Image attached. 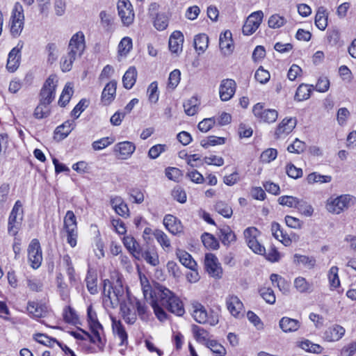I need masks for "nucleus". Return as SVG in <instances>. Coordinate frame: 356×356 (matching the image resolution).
<instances>
[{
  "mask_svg": "<svg viewBox=\"0 0 356 356\" xmlns=\"http://www.w3.org/2000/svg\"><path fill=\"white\" fill-rule=\"evenodd\" d=\"M168 25V19L167 16L163 13L156 14L154 19V26L159 31L165 30Z\"/></svg>",
  "mask_w": 356,
  "mask_h": 356,
  "instance_id": "e2e57ef3",
  "label": "nucleus"
},
{
  "mask_svg": "<svg viewBox=\"0 0 356 356\" xmlns=\"http://www.w3.org/2000/svg\"><path fill=\"white\" fill-rule=\"evenodd\" d=\"M49 104H42L40 102L38 106L35 108L34 111V116L37 119H42L49 116L50 111L48 107Z\"/></svg>",
  "mask_w": 356,
  "mask_h": 356,
  "instance_id": "338daca9",
  "label": "nucleus"
},
{
  "mask_svg": "<svg viewBox=\"0 0 356 356\" xmlns=\"http://www.w3.org/2000/svg\"><path fill=\"white\" fill-rule=\"evenodd\" d=\"M332 178L328 175H321L316 172H312L307 177V181L309 184H312L314 183H328L331 181Z\"/></svg>",
  "mask_w": 356,
  "mask_h": 356,
  "instance_id": "5fc2aeb1",
  "label": "nucleus"
},
{
  "mask_svg": "<svg viewBox=\"0 0 356 356\" xmlns=\"http://www.w3.org/2000/svg\"><path fill=\"white\" fill-rule=\"evenodd\" d=\"M226 306L229 313L235 318H241L244 314V306L239 298L231 294L226 298Z\"/></svg>",
  "mask_w": 356,
  "mask_h": 356,
  "instance_id": "f3484780",
  "label": "nucleus"
},
{
  "mask_svg": "<svg viewBox=\"0 0 356 356\" xmlns=\"http://www.w3.org/2000/svg\"><path fill=\"white\" fill-rule=\"evenodd\" d=\"M199 101L196 97H191L184 103V111L188 115H194L198 111Z\"/></svg>",
  "mask_w": 356,
  "mask_h": 356,
  "instance_id": "09e8293b",
  "label": "nucleus"
},
{
  "mask_svg": "<svg viewBox=\"0 0 356 356\" xmlns=\"http://www.w3.org/2000/svg\"><path fill=\"white\" fill-rule=\"evenodd\" d=\"M23 205L20 200H17L8 217V232L12 236H15L20 228L24 217Z\"/></svg>",
  "mask_w": 356,
  "mask_h": 356,
  "instance_id": "423d86ee",
  "label": "nucleus"
},
{
  "mask_svg": "<svg viewBox=\"0 0 356 356\" xmlns=\"http://www.w3.org/2000/svg\"><path fill=\"white\" fill-rule=\"evenodd\" d=\"M345 329L339 325H334L328 327L323 334V338L327 341H337L343 337Z\"/></svg>",
  "mask_w": 356,
  "mask_h": 356,
  "instance_id": "c85d7f7f",
  "label": "nucleus"
},
{
  "mask_svg": "<svg viewBox=\"0 0 356 356\" xmlns=\"http://www.w3.org/2000/svg\"><path fill=\"white\" fill-rule=\"evenodd\" d=\"M118 15L123 25L129 26L134 20L135 13L129 0H119L117 5Z\"/></svg>",
  "mask_w": 356,
  "mask_h": 356,
  "instance_id": "9b49d317",
  "label": "nucleus"
},
{
  "mask_svg": "<svg viewBox=\"0 0 356 356\" xmlns=\"http://www.w3.org/2000/svg\"><path fill=\"white\" fill-rule=\"evenodd\" d=\"M193 317L199 323H208L210 325H215L218 323V316L209 315L204 307L200 303L193 305Z\"/></svg>",
  "mask_w": 356,
  "mask_h": 356,
  "instance_id": "ddd939ff",
  "label": "nucleus"
},
{
  "mask_svg": "<svg viewBox=\"0 0 356 356\" xmlns=\"http://www.w3.org/2000/svg\"><path fill=\"white\" fill-rule=\"evenodd\" d=\"M117 82L114 80L108 82L104 87L101 99L104 105L110 104L115 99L116 95Z\"/></svg>",
  "mask_w": 356,
  "mask_h": 356,
  "instance_id": "bb28decb",
  "label": "nucleus"
},
{
  "mask_svg": "<svg viewBox=\"0 0 356 356\" xmlns=\"http://www.w3.org/2000/svg\"><path fill=\"white\" fill-rule=\"evenodd\" d=\"M176 254L182 265L192 270H195L197 264L189 253L184 250H178Z\"/></svg>",
  "mask_w": 356,
  "mask_h": 356,
  "instance_id": "e433bc0d",
  "label": "nucleus"
},
{
  "mask_svg": "<svg viewBox=\"0 0 356 356\" xmlns=\"http://www.w3.org/2000/svg\"><path fill=\"white\" fill-rule=\"evenodd\" d=\"M270 279L273 284H276L280 291L283 293H286L289 292V284L284 277L277 274L273 273L270 275Z\"/></svg>",
  "mask_w": 356,
  "mask_h": 356,
  "instance_id": "c03bdc74",
  "label": "nucleus"
},
{
  "mask_svg": "<svg viewBox=\"0 0 356 356\" xmlns=\"http://www.w3.org/2000/svg\"><path fill=\"white\" fill-rule=\"evenodd\" d=\"M286 22V19L277 14L271 15L268 19V26L272 29H279Z\"/></svg>",
  "mask_w": 356,
  "mask_h": 356,
  "instance_id": "69168bd1",
  "label": "nucleus"
},
{
  "mask_svg": "<svg viewBox=\"0 0 356 356\" xmlns=\"http://www.w3.org/2000/svg\"><path fill=\"white\" fill-rule=\"evenodd\" d=\"M218 236L225 245H229L236 241L234 232L228 226H225L219 229Z\"/></svg>",
  "mask_w": 356,
  "mask_h": 356,
  "instance_id": "4c0bfd02",
  "label": "nucleus"
},
{
  "mask_svg": "<svg viewBox=\"0 0 356 356\" xmlns=\"http://www.w3.org/2000/svg\"><path fill=\"white\" fill-rule=\"evenodd\" d=\"M271 232L273 236L285 246H289L291 243V240L286 234H284L281 229L279 223L273 222L271 224Z\"/></svg>",
  "mask_w": 356,
  "mask_h": 356,
  "instance_id": "f704fd0d",
  "label": "nucleus"
},
{
  "mask_svg": "<svg viewBox=\"0 0 356 356\" xmlns=\"http://www.w3.org/2000/svg\"><path fill=\"white\" fill-rule=\"evenodd\" d=\"M293 286L300 293H311L314 289L313 284L301 276L295 278Z\"/></svg>",
  "mask_w": 356,
  "mask_h": 356,
  "instance_id": "72a5a7b5",
  "label": "nucleus"
},
{
  "mask_svg": "<svg viewBox=\"0 0 356 356\" xmlns=\"http://www.w3.org/2000/svg\"><path fill=\"white\" fill-rule=\"evenodd\" d=\"M58 81V77L55 74H51L47 79L40 93V102L50 104L54 99Z\"/></svg>",
  "mask_w": 356,
  "mask_h": 356,
  "instance_id": "1a4fd4ad",
  "label": "nucleus"
},
{
  "mask_svg": "<svg viewBox=\"0 0 356 356\" xmlns=\"http://www.w3.org/2000/svg\"><path fill=\"white\" fill-rule=\"evenodd\" d=\"M206 346L214 353L216 356H224L226 354L225 348L215 340L207 341Z\"/></svg>",
  "mask_w": 356,
  "mask_h": 356,
  "instance_id": "13d9d810",
  "label": "nucleus"
},
{
  "mask_svg": "<svg viewBox=\"0 0 356 356\" xmlns=\"http://www.w3.org/2000/svg\"><path fill=\"white\" fill-rule=\"evenodd\" d=\"M263 17L264 13L261 10H258L251 13L247 18L245 24L243 26V34L250 35L254 33L259 27Z\"/></svg>",
  "mask_w": 356,
  "mask_h": 356,
  "instance_id": "4468645a",
  "label": "nucleus"
},
{
  "mask_svg": "<svg viewBox=\"0 0 356 356\" xmlns=\"http://www.w3.org/2000/svg\"><path fill=\"white\" fill-rule=\"evenodd\" d=\"M154 236L165 251H168L170 249V241L168 236L162 230L155 229L154 231Z\"/></svg>",
  "mask_w": 356,
  "mask_h": 356,
  "instance_id": "79ce46f5",
  "label": "nucleus"
},
{
  "mask_svg": "<svg viewBox=\"0 0 356 356\" xmlns=\"http://www.w3.org/2000/svg\"><path fill=\"white\" fill-rule=\"evenodd\" d=\"M145 261L152 266H156L159 264V259L157 252L154 250H147L141 254Z\"/></svg>",
  "mask_w": 356,
  "mask_h": 356,
  "instance_id": "603ef678",
  "label": "nucleus"
},
{
  "mask_svg": "<svg viewBox=\"0 0 356 356\" xmlns=\"http://www.w3.org/2000/svg\"><path fill=\"white\" fill-rule=\"evenodd\" d=\"M132 40L129 37H124L118 44V54L121 56H126L132 49Z\"/></svg>",
  "mask_w": 356,
  "mask_h": 356,
  "instance_id": "3c124183",
  "label": "nucleus"
},
{
  "mask_svg": "<svg viewBox=\"0 0 356 356\" xmlns=\"http://www.w3.org/2000/svg\"><path fill=\"white\" fill-rule=\"evenodd\" d=\"M120 310L122 318L127 323L132 325L136 322L137 315L135 312V307L129 304V301L128 303L122 304L120 306Z\"/></svg>",
  "mask_w": 356,
  "mask_h": 356,
  "instance_id": "2f4dec72",
  "label": "nucleus"
},
{
  "mask_svg": "<svg viewBox=\"0 0 356 356\" xmlns=\"http://www.w3.org/2000/svg\"><path fill=\"white\" fill-rule=\"evenodd\" d=\"M124 247L136 259H140L141 255V249L140 244L135 238L131 235L125 236L122 238Z\"/></svg>",
  "mask_w": 356,
  "mask_h": 356,
  "instance_id": "b1692460",
  "label": "nucleus"
},
{
  "mask_svg": "<svg viewBox=\"0 0 356 356\" xmlns=\"http://www.w3.org/2000/svg\"><path fill=\"white\" fill-rule=\"evenodd\" d=\"M110 204L118 215L125 218L129 216L130 213L129 207L121 197L117 195L111 197Z\"/></svg>",
  "mask_w": 356,
  "mask_h": 356,
  "instance_id": "5701e85b",
  "label": "nucleus"
},
{
  "mask_svg": "<svg viewBox=\"0 0 356 356\" xmlns=\"http://www.w3.org/2000/svg\"><path fill=\"white\" fill-rule=\"evenodd\" d=\"M279 326L284 332H293L299 329L300 323L296 319L284 316L280 320Z\"/></svg>",
  "mask_w": 356,
  "mask_h": 356,
  "instance_id": "7c9ffc66",
  "label": "nucleus"
},
{
  "mask_svg": "<svg viewBox=\"0 0 356 356\" xmlns=\"http://www.w3.org/2000/svg\"><path fill=\"white\" fill-rule=\"evenodd\" d=\"M338 272L339 268L337 266H332L328 271L327 278L331 290H335L340 286V280Z\"/></svg>",
  "mask_w": 356,
  "mask_h": 356,
  "instance_id": "a18cd8bd",
  "label": "nucleus"
},
{
  "mask_svg": "<svg viewBox=\"0 0 356 356\" xmlns=\"http://www.w3.org/2000/svg\"><path fill=\"white\" fill-rule=\"evenodd\" d=\"M312 90V85L302 83L297 90L295 95V99L301 102L309 98Z\"/></svg>",
  "mask_w": 356,
  "mask_h": 356,
  "instance_id": "a19ab883",
  "label": "nucleus"
},
{
  "mask_svg": "<svg viewBox=\"0 0 356 356\" xmlns=\"http://www.w3.org/2000/svg\"><path fill=\"white\" fill-rule=\"evenodd\" d=\"M46 51L47 52V62L50 64L54 63L59 55L57 45L54 43H49L46 47Z\"/></svg>",
  "mask_w": 356,
  "mask_h": 356,
  "instance_id": "6e6d98bb",
  "label": "nucleus"
},
{
  "mask_svg": "<svg viewBox=\"0 0 356 356\" xmlns=\"http://www.w3.org/2000/svg\"><path fill=\"white\" fill-rule=\"evenodd\" d=\"M75 127L74 121L67 120L63 124L56 127L55 133L60 135L61 138H66Z\"/></svg>",
  "mask_w": 356,
  "mask_h": 356,
  "instance_id": "de8ad7c7",
  "label": "nucleus"
},
{
  "mask_svg": "<svg viewBox=\"0 0 356 356\" xmlns=\"http://www.w3.org/2000/svg\"><path fill=\"white\" fill-rule=\"evenodd\" d=\"M24 9L19 3H16L12 11L10 18V33L13 36H19L24 28Z\"/></svg>",
  "mask_w": 356,
  "mask_h": 356,
  "instance_id": "6e6552de",
  "label": "nucleus"
},
{
  "mask_svg": "<svg viewBox=\"0 0 356 356\" xmlns=\"http://www.w3.org/2000/svg\"><path fill=\"white\" fill-rule=\"evenodd\" d=\"M299 200L293 196L283 195L279 197L278 202L281 205L296 209Z\"/></svg>",
  "mask_w": 356,
  "mask_h": 356,
  "instance_id": "0e129e2a",
  "label": "nucleus"
},
{
  "mask_svg": "<svg viewBox=\"0 0 356 356\" xmlns=\"http://www.w3.org/2000/svg\"><path fill=\"white\" fill-rule=\"evenodd\" d=\"M219 47L225 56L230 55L234 49L232 34L230 31H225L221 33L219 38Z\"/></svg>",
  "mask_w": 356,
  "mask_h": 356,
  "instance_id": "4be33fe9",
  "label": "nucleus"
},
{
  "mask_svg": "<svg viewBox=\"0 0 356 356\" xmlns=\"http://www.w3.org/2000/svg\"><path fill=\"white\" fill-rule=\"evenodd\" d=\"M209 38L204 33H200L194 38V47L199 54L204 53L208 47Z\"/></svg>",
  "mask_w": 356,
  "mask_h": 356,
  "instance_id": "ea45409f",
  "label": "nucleus"
},
{
  "mask_svg": "<svg viewBox=\"0 0 356 356\" xmlns=\"http://www.w3.org/2000/svg\"><path fill=\"white\" fill-rule=\"evenodd\" d=\"M64 232L66 233L67 242L74 248L77 243L78 229L76 216L72 211H67L64 218Z\"/></svg>",
  "mask_w": 356,
  "mask_h": 356,
  "instance_id": "0eeeda50",
  "label": "nucleus"
},
{
  "mask_svg": "<svg viewBox=\"0 0 356 356\" xmlns=\"http://www.w3.org/2000/svg\"><path fill=\"white\" fill-rule=\"evenodd\" d=\"M215 209L219 214L227 218H231L233 213L232 207L223 201L217 202Z\"/></svg>",
  "mask_w": 356,
  "mask_h": 356,
  "instance_id": "8fccbe9b",
  "label": "nucleus"
},
{
  "mask_svg": "<svg viewBox=\"0 0 356 356\" xmlns=\"http://www.w3.org/2000/svg\"><path fill=\"white\" fill-rule=\"evenodd\" d=\"M296 209L301 214L307 217L312 216L314 213L312 206L303 200H299Z\"/></svg>",
  "mask_w": 356,
  "mask_h": 356,
  "instance_id": "bf43d9fd",
  "label": "nucleus"
},
{
  "mask_svg": "<svg viewBox=\"0 0 356 356\" xmlns=\"http://www.w3.org/2000/svg\"><path fill=\"white\" fill-rule=\"evenodd\" d=\"M111 279L112 282L107 279L104 280L103 301L106 307L115 308L123 300L124 289L121 275L115 273Z\"/></svg>",
  "mask_w": 356,
  "mask_h": 356,
  "instance_id": "f257e3e1",
  "label": "nucleus"
},
{
  "mask_svg": "<svg viewBox=\"0 0 356 356\" xmlns=\"http://www.w3.org/2000/svg\"><path fill=\"white\" fill-rule=\"evenodd\" d=\"M300 347L305 351L316 354L322 353L323 350L320 345L314 343L309 340L302 341L300 344Z\"/></svg>",
  "mask_w": 356,
  "mask_h": 356,
  "instance_id": "864d4df0",
  "label": "nucleus"
},
{
  "mask_svg": "<svg viewBox=\"0 0 356 356\" xmlns=\"http://www.w3.org/2000/svg\"><path fill=\"white\" fill-rule=\"evenodd\" d=\"M165 227L172 234L175 235L182 232L180 220L172 215H166L163 218Z\"/></svg>",
  "mask_w": 356,
  "mask_h": 356,
  "instance_id": "c756f323",
  "label": "nucleus"
},
{
  "mask_svg": "<svg viewBox=\"0 0 356 356\" xmlns=\"http://www.w3.org/2000/svg\"><path fill=\"white\" fill-rule=\"evenodd\" d=\"M85 49L84 33L82 31H78L70 40L67 53L77 59L83 55Z\"/></svg>",
  "mask_w": 356,
  "mask_h": 356,
  "instance_id": "9d476101",
  "label": "nucleus"
},
{
  "mask_svg": "<svg viewBox=\"0 0 356 356\" xmlns=\"http://www.w3.org/2000/svg\"><path fill=\"white\" fill-rule=\"evenodd\" d=\"M156 293L159 295V305L161 308L165 307L170 312L178 316H181L185 313V309L181 300L174 294L172 291L165 286H159Z\"/></svg>",
  "mask_w": 356,
  "mask_h": 356,
  "instance_id": "f03ea898",
  "label": "nucleus"
},
{
  "mask_svg": "<svg viewBox=\"0 0 356 356\" xmlns=\"http://www.w3.org/2000/svg\"><path fill=\"white\" fill-rule=\"evenodd\" d=\"M355 203L356 197L350 194L332 196L327 200L325 209L330 213L339 215Z\"/></svg>",
  "mask_w": 356,
  "mask_h": 356,
  "instance_id": "20e7f679",
  "label": "nucleus"
},
{
  "mask_svg": "<svg viewBox=\"0 0 356 356\" xmlns=\"http://www.w3.org/2000/svg\"><path fill=\"white\" fill-rule=\"evenodd\" d=\"M184 35L179 31H175L169 38V49L171 52L179 54L182 51Z\"/></svg>",
  "mask_w": 356,
  "mask_h": 356,
  "instance_id": "cd10ccee",
  "label": "nucleus"
},
{
  "mask_svg": "<svg viewBox=\"0 0 356 356\" xmlns=\"http://www.w3.org/2000/svg\"><path fill=\"white\" fill-rule=\"evenodd\" d=\"M148 99L151 103L156 104L159 97V92L158 90V83L156 81L152 82L147 88Z\"/></svg>",
  "mask_w": 356,
  "mask_h": 356,
  "instance_id": "4d7b16f0",
  "label": "nucleus"
},
{
  "mask_svg": "<svg viewBox=\"0 0 356 356\" xmlns=\"http://www.w3.org/2000/svg\"><path fill=\"white\" fill-rule=\"evenodd\" d=\"M87 320L92 334V343L97 345L100 350H103L106 339L104 336L103 326L99 323L96 312L92 305L87 309Z\"/></svg>",
  "mask_w": 356,
  "mask_h": 356,
  "instance_id": "7ed1b4c3",
  "label": "nucleus"
},
{
  "mask_svg": "<svg viewBox=\"0 0 356 356\" xmlns=\"http://www.w3.org/2000/svg\"><path fill=\"white\" fill-rule=\"evenodd\" d=\"M236 91V83L234 80L223 79L219 86L220 98L223 102H227L232 98Z\"/></svg>",
  "mask_w": 356,
  "mask_h": 356,
  "instance_id": "aec40b11",
  "label": "nucleus"
},
{
  "mask_svg": "<svg viewBox=\"0 0 356 356\" xmlns=\"http://www.w3.org/2000/svg\"><path fill=\"white\" fill-rule=\"evenodd\" d=\"M277 156V151L274 148H268L264 150L260 156L261 161L263 163H268L274 161Z\"/></svg>",
  "mask_w": 356,
  "mask_h": 356,
  "instance_id": "774afa93",
  "label": "nucleus"
},
{
  "mask_svg": "<svg viewBox=\"0 0 356 356\" xmlns=\"http://www.w3.org/2000/svg\"><path fill=\"white\" fill-rule=\"evenodd\" d=\"M76 60L68 53L63 56L60 60V69L63 72H69L72 70L74 62Z\"/></svg>",
  "mask_w": 356,
  "mask_h": 356,
  "instance_id": "680f3d73",
  "label": "nucleus"
},
{
  "mask_svg": "<svg viewBox=\"0 0 356 356\" xmlns=\"http://www.w3.org/2000/svg\"><path fill=\"white\" fill-rule=\"evenodd\" d=\"M252 112L257 118L266 123L275 122L278 117V113L276 110L264 109V105L261 103H257L254 106Z\"/></svg>",
  "mask_w": 356,
  "mask_h": 356,
  "instance_id": "2eb2a0df",
  "label": "nucleus"
},
{
  "mask_svg": "<svg viewBox=\"0 0 356 356\" xmlns=\"http://www.w3.org/2000/svg\"><path fill=\"white\" fill-rule=\"evenodd\" d=\"M28 260L33 269L38 268L42 261V253L40 242L33 239L28 247Z\"/></svg>",
  "mask_w": 356,
  "mask_h": 356,
  "instance_id": "f8f14e48",
  "label": "nucleus"
},
{
  "mask_svg": "<svg viewBox=\"0 0 356 356\" xmlns=\"http://www.w3.org/2000/svg\"><path fill=\"white\" fill-rule=\"evenodd\" d=\"M26 310L29 316L34 318H42L46 316L48 310L45 305L39 304L34 301H29Z\"/></svg>",
  "mask_w": 356,
  "mask_h": 356,
  "instance_id": "a878e982",
  "label": "nucleus"
},
{
  "mask_svg": "<svg viewBox=\"0 0 356 356\" xmlns=\"http://www.w3.org/2000/svg\"><path fill=\"white\" fill-rule=\"evenodd\" d=\"M204 266L207 272L210 276L215 278H220L222 277V269L218 258L213 254H206Z\"/></svg>",
  "mask_w": 356,
  "mask_h": 356,
  "instance_id": "dca6fc26",
  "label": "nucleus"
},
{
  "mask_svg": "<svg viewBox=\"0 0 356 356\" xmlns=\"http://www.w3.org/2000/svg\"><path fill=\"white\" fill-rule=\"evenodd\" d=\"M110 317L112 322L113 332L120 339V345H127L128 343V335L121 321L112 316Z\"/></svg>",
  "mask_w": 356,
  "mask_h": 356,
  "instance_id": "393cba45",
  "label": "nucleus"
},
{
  "mask_svg": "<svg viewBox=\"0 0 356 356\" xmlns=\"http://www.w3.org/2000/svg\"><path fill=\"white\" fill-rule=\"evenodd\" d=\"M23 44L19 42L8 54L6 67L10 72H14L19 66L21 50Z\"/></svg>",
  "mask_w": 356,
  "mask_h": 356,
  "instance_id": "412c9836",
  "label": "nucleus"
},
{
  "mask_svg": "<svg viewBox=\"0 0 356 356\" xmlns=\"http://www.w3.org/2000/svg\"><path fill=\"white\" fill-rule=\"evenodd\" d=\"M159 286H163L160 284L154 286V289L152 288L150 284L145 285L141 287L144 298L147 301H149V304L152 306L154 314L160 321H164L167 319L168 315L163 308H161L159 305V300L160 298L159 295L156 293V289Z\"/></svg>",
  "mask_w": 356,
  "mask_h": 356,
  "instance_id": "39448f33",
  "label": "nucleus"
},
{
  "mask_svg": "<svg viewBox=\"0 0 356 356\" xmlns=\"http://www.w3.org/2000/svg\"><path fill=\"white\" fill-rule=\"evenodd\" d=\"M73 84L71 82H67L60 96L58 104L60 106H65L70 102L72 95H73Z\"/></svg>",
  "mask_w": 356,
  "mask_h": 356,
  "instance_id": "37998d69",
  "label": "nucleus"
},
{
  "mask_svg": "<svg viewBox=\"0 0 356 356\" xmlns=\"http://www.w3.org/2000/svg\"><path fill=\"white\" fill-rule=\"evenodd\" d=\"M297 124L296 119L294 118H285L278 124L275 131V136L276 138H285L289 134Z\"/></svg>",
  "mask_w": 356,
  "mask_h": 356,
  "instance_id": "6ab92c4d",
  "label": "nucleus"
},
{
  "mask_svg": "<svg viewBox=\"0 0 356 356\" xmlns=\"http://www.w3.org/2000/svg\"><path fill=\"white\" fill-rule=\"evenodd\" d=\"M137 78V71L134 67H130L122 77L123 86L127 89H131L135 84Z\"/></svg>",
  "mask_w": 356,
  "mask_h": 356,
  "instance_id": "58836bf2",
  "label": "nucleus"
},
{
  "mask_svg": "<svg viewBox=\"0 0 356 356\" xmlns=\"http://www.w3.org/2000/svg\"><path fill=\"white\" fill-rule=\"evenodd\" d=\"M327 18L328 13L326 9L323 6L319 7L317 10L314 20L316 27L321 31H324L327 26Z\"/></svg>",
  "mask_w": 356,
  "mask_h": 356,
  "instance_id": "c9c22d12",
  "label": "nucleus"
},
{
  "mask_svg": "<svg viewBox=\"0 0 356 356\" xmlns=\"http://www.w3.org/2000/svg\"><path fill=\"white\" fill-rule=\"evenodd\" d=\"M63 265L65 266L67 275L70 282L75 280L74 269L72 266V262L70 257L68 254H65L62 259Z\"/></svg>",
  "mask_w": 356,
  "mask_h": 356,
  "instance_id": "052dcab7",
  "label": "nucleus"
},
{
  "mask_svg": "<svg viewBox=\"0 0 356 356\" xmlns=\"http://www.w3.org/2000/svg\"><path fill=\"white\" fill-rule=\"evenodd\" d=\"M293 261L297 264H302L305 268L311 269L316 265V259L313 257L296 254L293 257Z\"/></svg>",
  "mask_w": 356,
  "mask_h": 356,
  "instance_id": "49530a36",
  "label": "nucleus"
},
{
  "mask_svg": "<svg viewBox=\"0 0 356 356\" xmlns=\"http://www.w3.org/2000/svg\"><path fill=\"white\" fill-rule=\"evenodd\" d=\"M129 304L134 306L135 309L142 320H147L149 316V311L146 304L136 298H129Z\"/></svg>",
  "mask_w": 356,
  "mask_h": 356,
  "instance_id": "473e14b6",
  "label": "nucleus"
},
{
  "mask_svg": "<svg viewBox=\"0 0 356 356\" xmlns=\"http://www.w3.org/2000/svg\"><path fill=\"white\" fill-rule=\"evenodd\" d=\"M135 145L129 141H123L114 146L113 152L118 159L126 160L131 156L135 152Z\"/></svg>",
  "mask_w": 356,
  "mask_h": 356,
  "instance_id": "a211bd4d",
  "label": "nucleus"
}]
</instances>
